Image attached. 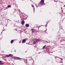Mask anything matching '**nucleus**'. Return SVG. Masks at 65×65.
<instances>
[{
    "instance_id": "nucleus-1",
    "label": "nucleus",
    "mask_w": 65,
    "mask_h": 65,
    "mask_svg": "<svg viewBox=\"0 0 65 65\" xmlns=\"http://www.w3.org/2000/svg\"><path fill=\"white\" fill-rule=\"evenodd\" d=\"M13 56V55L11 54H10L9 55H6V57H12Z\"/></svg>"
},
{
    "instance_id": "nucleus-2",
    "label": "nucleus",
    "mask_w": 65,
    "mask_h": 65,
    "mask_svg": "<svg viewBox=\"0 0 65 65\" xmlns=\"http://www.w3.org/2000/svg\"><path fill=\"white\" fill-rule=\"evenodd\" d=\"M40 4H41V5H42V4H44V0H41V1L40 2Z\"/></svg>"
},
{
    "instance_id": "nucleus-3",
    "label": "nucleus",
    "mask_w": 65,
    "mask_h": 65,
    "mask_svg": "<svg viewBox=\"0 0 65 65\" xmlns=\"http://www.w3.org/2000/svg\"><path fill=\"white\" fill-rule=\"evenodd\" d=\"M26 40H27V38H25L22 40V42L23 43H25V42H26Z\"/></svg>"
},
{
    "instance_id": "nucleus-4",
    "label": "nucleus",
    "mask_w": 65,
    "mask_h": 65,
    "mask_svg": "<svg viewBox=\"0 0 65 65\" xmlns=\"http://www.w3.org/2000/svg\"><path fill=\"white\" fill-rule=\"evenodd\" d=\"M31 30L32 32H33V33H34V31H35V29L34 28H32L31 29Z\"/></svg>"
},
{
    "instance_id": "nucleus-5",
    "label": "nucleus",
    "mask_w": 65,
    "mask_h": 65,
    "mask_svg": "<svg viewBox=\"0 0 65 65\" xmlns=\"http://www.w3.org/2000/svg\"><path fill=\"white\" fill-rule=\"evenodd\" d=\"M25 26L26 27H29V24H26Z\"/></svg>"
},
{
    "instance_id": "nucleus-6",
    "label": "nucleus",
    "mask_w": 65,
    "mask_h": 65,
    "mask_svg": "<svg viewBox=\"0 0 65 65\" xmlns=\"http://www.w3.org/2000/svg\"><path fill=\"white\" fill-rule=\"evenodd\" d=\"M45 45H44V46H43V48H42V49L44 50V49L45 48Z\"/></svg>"
},
{
    "instance_id": "nucleus-7",
    "label": "nucleus",
    "mask_w": 65,
    "mask_h": 65,
    "mask_svg": "<svg viewBox=\"0 0 65 65\" xmlns=\"http://www.w3.org/2000/svg\"><path fill=\"white\" fill-rule=\"evenodd\" d=\"M17 59H18V60H21V58L19 57H17Z\"/></svg>"
},
{
    "instance_id": "nucleus-8",
    "label": "nucleus",
    "mask_w": 65,
    "mask_h": 65,
    "mask_svg": "<svg viewBox=\"0 0 65 65\" xmlns=\"http://www.w3.org/2000/svg\"><path fill=\"white\" fill-rule=\"evenodd\" d=\"M13 40H12L11 41V43L12 44V43H13Z\"/></svg>"
},
{
    "instance_id": "nucleus-9",
    "label": "nucleus",
    "mask_w": 65,
    "mask_h": 65,
    "mask_svg": "<svg viewBox=\"0 0 65 65\" xmlns=\"http://www.w3.org/2000/svg\"><path fill=\"white\" fill-rule=\"evenodd\" d=\"M8 8H9V7H11V6L10 5H9L8 6Z\"/></svg>"
},
{
    "instance_id": "nucleus-10",
    "label": "nucleus",
    "mask_w": 65,
    "mask_h": 65,
    "mask_svg": "<svg viewBox=\"0 0 65 65\" xmlns=\"http://www.w3.org/2000/svg\"><path fill=\"white\" fill-rule=\"evenodd\" d=\"M25 23V21H23L22 22V24H24Z\"/></svg>"
},
{
    "instance_id": "nucleus-11",
    "label": "nucleus",
    "mask_w": 65,
    "mask_h": 65,
    "mask_svg": "<svg viewBox=\"0 0 65 65\" xmlns=\"http://www.w3.org/2000/svg\"><path fill=\"white\" fill-rule=\"evenodd\" d=\"M36 42H35V41L33 42V44H35L36 43Z\"/></svg>"
},
{
    "instance_id": "nucleus-12",
    "label": "nucleus",
    "mask_w": 65,
    "mask_h": 65,
    "mask_svg": "<svg viewBox=\"0 0 65 65\" xmlns=\"http://www.w3.org/2000/svg\"><path fill=\"white\" fill-rule=\"evenodd\" d=\"M3 64H4V63H0V65H3Z\"/></svg>"
},
{
    "instance_id": "nucleus-13",
    "label": "nucleus",
    "mask_w": 65,
    "mask_h": 65,
    "mask_svg": "<svg viewBox=\"0 0 65 65\" xmlns=\"http://www.w3.org/2000/svg\"><path fill=\"white\" fill-rule=\"evenodd\" d=\"M37 42H38V41H37V40L36 41V43H37Z\"/></svg>"
},
{
    "instance_id": "nucleus-14",
    "label": "nucleus",
    "mask_w": 65,
    "mask_h": 65,
    "mask_svg": "<svg viewBox=\"0 0 65 65\" xmlns=\"http://www.w3.org/2000/svg\"><path fill=\"white\" fill-rule=\"evenodd\" d=\"M36 26H37V27H39V25H36Z\"/></svg>"
},
{
    "instance_id": "nucleus-15",
    "label": "nucleus",
    "mask_w": 65,
    "mask_h": 65,
    "mask_svg": "<svg viewBox=\"0 0 65 65\" xmlns=\"http://www.w3.org/2000/svg\"><path fill=\"white\" fill-rule=\"evenodd\" d=\"M46 30H45V32H46V33H47H47L46 32Z\"/></svg>"
},
{
    "instance_id": "nucleus-16",
    "label": "nucleus",
    "mask_w": 65,
    "mask_h": 65,
    "mask_svg": "<svg viewBox=\"0 0 65 65\" xmlns=\"http://www.w3.org/2000/svg\"><path fill=\"white\" fill-rule=\"evenodd\" d=\"M31 6H32V7H34V6L33 5H32Z\"/></svg>"
},
{
    "instance_id": "nucleus-17",
    "label": "nucleus",
    "mask_w": 65,
    "mask_h": 65,
    "mask_svg": "<svg viewBox=\"0 0 65 65\" xmlns=\"http://www.w3.org/2000/svg\"><path fill=\"white\" fill-rule=\"evenodd\" d=\"M38 41H39L40 40H37Z\"/></svg>"
},
{
    "instance_id": "nucleus-18",
    "label": "nucleus",
    "mask_w": 65,
    "mask_h": 65,
    "mask_svg": "<svg viewBox=\"0 0 65 65\" xmlns=\"http://www.w3.org/2000/svg\"><path fill=\"white\" fill-rule=\"evenodd\" d=\"M20 42H21V41H19V43H20Z\"/></svg>"
},
{
    "instance_id": "nucleus-19",
    "label": "nucleus",
    "mask_w": 65,
    "mask_h": 65,
    "mask_svg": "<svg viewBox=\"0 0 65 65\" xmlns=\"http://www.w3.org/2000/svg\"><path fill=\"white\" fill-rule=\"evenodd\" d=\"M0 63H2V61H0Z\"/></svg>"
},
{
    "instance_id": "nucleus-20",
    "label": "nucleus",
    "mask_w": 65,
    "mask_h": 65,
    "mask_svg": "<svg viewBox=\"0 0 65 65\" xmlns=\"http://www.w3.org/2000/svg\"><path fill=\"white\" fill-rule=\"evenodd\" d=\"M26 19H27V18H25V19H24V20H26Z\"/></svg>"
},
{
    "instance_id": "nucleus-21",
    "label": "nucleus",
    "mask_w": 65,
    "mask_h": 65,
    "mask_svg": "<svg viewBox=\"0 0 65 65\" xmlns=\"http://www.w3.org/2000/svg\"><path fill=\"white\" fill-rule=\"evenodd\" d=\"M33 9H34V10H35V8H34Z\"/></svg>"
},
{
    "instance_id": "nucleus-22",
    "label": "nucleus",
    "mask_w": 65,
    "mask_h": 65,
    "mask_svg": "<svg viewBox=\"0 0 65 65\" xmlns=\"http://www.w3.org/2000/svg\"><path fill=\"white\" fill-rule=\"evenodd\" d=\"M27 60H27V59H26V61H27Z\"/></svg>"
},
{
    "instance_id": "nucleus-23",
    "label": "nucleus",
    "mask_w": 65,
    "mask_h": 65,
    "mask_svg": "<svg viewBox=\"0 0 65 65\" xmlns=\"http://www.w3.org/2000/svg\"><path fill=\"white\" fill-rule=\"evenodd\" d=\"M64 7H65V5L64 6Z\"/></svg>"
},
{
    "instance_id": "nucleus-24",
    "label": "nucleus",
    "mask_w": 65,
    "mask_h": 65,
    "mask_svg": "<svg viewBox=\"0 0 65 65\" xmlns=\"http://www.w3.org/2000/svg\"><path fill=\"white\" fill-rule=\"evenodd\" d=\"M25 14V15H25V14Z\"/></svg>"
},
{
    "instance_id": "nucleus-25",
    "label": "nucleus",
    "mask_w": 65,
    "mask_h": 65,
    "mask_svg": "<svg viewBox=\"0 0 65 65\" xmlns=\"http://www.w3.org/2000/svg\"><path fill=\"white\" fill-rule=\"evenodd\" d=\"M47 43H48V42H47Z\"/></svg>"
},
{
    "instance_id": "nucleus-26",
    "label": "nucleus",
    "mask_w": 65,
    "mask_h": 65,
    "mask_svg": "<svg viewBox=\"0 0 65 65\" xmlns=\"http://www.w3.org/2000/svg\"><path fill=\"white\" fill-rule=\"evenodd\" d=\"M28 17H27V18Z\"/></svg>"
}]
</instances>
